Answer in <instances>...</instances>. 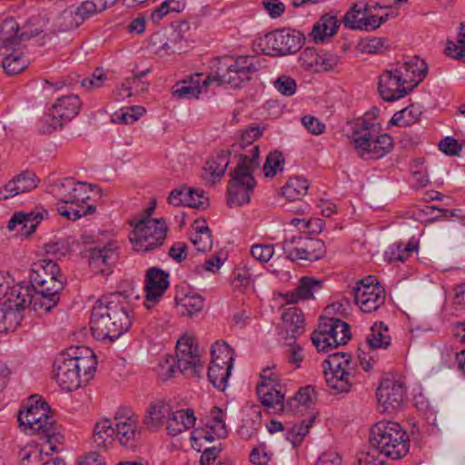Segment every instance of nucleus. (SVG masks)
I'll return each mask as SVG.
<instances>
[{"label": "nucleus", "mask_w": 465, "mask_h": 465, "mask_svg": "<svg viewBox=\"0 0 465 465\" xmlns=\"http://www.w3.org/2000/svg\"><path fill=\"white\" fill-rule=\"evenodd\" d=\"M169 274L163 270L152 267L147 271L145 279L144 306L150 310L163 296L169 286Z\"/></svg>", "instance_id": "412c9836"}, {"label": "nucleus", "mask_w": 465, "mask_h": 465, "mask_svg": "<svg viewBox=\"0 0 465 465\" xmlns=\"http://www.w3.org/2000/svg\"><path fill=\"white\" fill-rule=\"evenodd\" d=\"M339 27L338 19L330 15H324L314 25L312 35L315 42L322 41L326 36H332L336 34Z\"/></svg>", "instance_id": "c9c22d12"}, {"label": "nucleus", "mask_w": 465, "mask_h": 465, "mask_svg": "<svg viewBox=\"0 0 465 465\" xmlns=\"http://www.w3.org/2000/svg\"><path fill=\"white\" fill-rule=\"evenodd\" d=\"M229 163V153L223 152L208 160L205 163L204 170L209 173L213 182L214 183L224 175Z\"/></svg>", "instance_id": "58836bf2"}, {"label": "nucleus", "mask_w": 465, "mask_h": 465, "mask_svg": "<svg viewBox=\"0 0 465 465\" xmlns=\"http://www.w3.org/2000/svg\"><path fill=\"white\" fill-rule=\"evenodd\" d=\"M284 158L281 152H271L266 158L263 171L266 177H274L277 172L283 169Z\"/></svg>", "instance_id": "4d7b16f0"}, {"label": "nucleus", "mask_w": 465, "mask_h": 465, "mask_svg": "<svg viewBox=\"0 0 465 465\" xmlns=\"http://www.w3.org/2000/svg\"><path fill=\"white\" fill-rule=\"evenodd\" d=\"M37 273L41 278L61 276L60 267L50 259L39 260L34 262L31 269L30 279Z\"/></svg>", "instance_id": "de8ad7c7"}, {"label": "nucleus", "mask_w": 465, "mask_h": 465, "mask_svg": "<svg viewBox=\"0 0 465 465\" xmlns=\"http://www.w3.org/2000/svg\"><path fill=\"white\" fill-rule=\"evenodd\" d=\"M389 329L383 322L375 323L366 337V343L371 350L387 349L391 345V338Z\"/></svg>", "instance_id": "473e14b6"}, {"label": "nucleus", "mask_w": 465, "mask_h": 465, "mask_svg": "<svg viewBox=\"0 0 465 465\" xmlns=\"http://www.w3.org/2000/svg\"><path fill=\"white\" fill-rule=\"evenodd\" d=\"M81 105L82 103L76 94H69L58 98L53 104L50 115L46 120H50V126L46 131L52 132L70 122L79 114Z\"/></svg>", "instance_id": "f3484780"}, {"label": "nucleus", "mask_w": 465, "mask_h": 465, "mask_svg": "<svg viewBox=\"0 0 465 465\" xmlns=\"http://www.w3.org/2000/svg\"><path fill=\"white\" fill-rule=\"evenodd\" d=\"M370 444L379 453L392 460L403 458L410 449L407 432L399 423L386 420L371 427Z\"/></svg>", "instance_id": "39448f33"}, {"label": "nucleus", "mask_w": 465, "mask_h": 465, "mask_svg": "<svg viewBox=\"0 0 465 465\" xmlns=\"http://www.w3.org/2000/svg\"><path fill=\"white\" fill-rule=\"evenodd\" d=\"M302 33L291 29L270 32L261 40L263 52L268 55H286L298 52L304 45Z\"/></svg>", "instance_id": "9b49d317"}, {"label": "nucleus", "mask_w": 465, "mask_h": 465, "mask_svg": "<svg viewBox=\"0 0 465 465\" xmlns=\"http://www.w3.org/2000/svg\"><path fill=\"white\" fill-rule=\"evenodd\" d=\"M105 8V0H86L76 8L74 16L72 10L66 9L61 14V18L65 21L64 24H61V26L63 30L77 28L86 18Z\"/></svg>", "instance_id": "4be33fe9"}, {"label": "nucleus", "mask_w": 465, "mask_h": 465, "mask_svg": "<svg viewBox=\"0 0 465 465\" xmlns=\"http://www.w3.org/2000/svg\"><path fill=\"white\" fill-rule=\"evenodd\" d=\"M274 87L282 94L291 96L296 92V82L289 76L282 75L274 82Z\"/></svg>", "instance_id": "69168bd1"}, {"label": "nucleus", "mask_w": 465, "mask_h": 465, "mask_svg": "<svg viewBox=\"0 0 465 465\" xmlns=\"http://www.w3.org/2000/svg\"><path fill=\"white\" fill-rule=\"evenodd\" d=\"M306 252V261H318L325 256L326 247L322 240L314 238H302Z\"/></svg>", "instance_id": "3c124183"}, {"label": "nucleus", "mask_w": 465, "mask_h": 465, "mask_svg": "<svg viewBox=\"0 0 465 465\" xmlns=\"http://www.w3.org/2000/svg\"><path fill=\"white\" fill-rule=\"evenodd\" d=\"M274 253V246L272 244H253L251 248L252 256L262 262H267Z\"/></svg>", "instance_id": "0e129e2a"}, {"label": "nucleus", "mask_w": 465, "mask_h": 465, "mask_svg": "<svg viewBox=\"0 0 465 465\" xmlns=\"http://www.w3.org/2000/svg\"><path fill=\"white\" fill-rule=\"evenodd\" d=\"M421 111L414 104L396 112L392 116L391 123L397 126H409L420 121Z\"/></svg>", "instance_id": "a18cd8bd"}, {"label": "nucleus", "mask_w": 465, "mask_h": 465, "mask_svg": "<svg viewBox=\"0 0 465 465\" xmlns=\"http://www.w3.org/2000/svg\"><path fill=\"white\" fill-rule=\"evenodd\" d=\"M38 182L39 180L34 173L25 171L0 189V200H6L19 193L29 192L37 186Z\"/></svg>", "instance_id": "393cba45"}, {"label": "nucleus", "mask_w": 465, "mask_h": 465, "mask_svg": "<svg viewBox=\"0 0 465 465\" xmlns=\"http://www.w3.org/2000/svg\"><path fill=\"white\" fill-rule=\"evenodd\" d=\"M250 419L244 420L242 426L239 430L242 438L248 440L254 436L262 425V411L259 406H252L249 414Z\"/></svg>", "instance_id": "ea45409f"}, {"label": "nucleus", "mask_w": 465, "mask_h": 465, "mask_svg": "<svg viewBox=\"0 0 465 465\" xmlns=\"http://www.w3.org/2000/svg\"><path fill=\"white\" fill-rule=\"evenodd\" d=\"M211 355L213 358L223 360L226 361H233L234 351L225 341H216L211 350Z\"/></svg>", "instance_id": "e2e57ef3"}, {"label": "nucleus", "mask_w": 465, "mask_h": 465, "mask_svg": "<svg viewBox=\"0 0 465 465\" xmlns=\"http://www.w3.org/2000/svg\"><path fill=\"white\" fill-rule=\"evenodd\" d=\"M89 185L86 183H76L71 178L54 182L50 186V193L60 202L74 203H84L89 199Z\"/></svg>", "instance_id": "a211bd4d"}, {"label": "nucleus", "mask_w": 465, "mask_h": 465, "mask_svg": "<svg viewBox=\"0 0 465 465\" xmlns=\"http://www.w3.org/2000/svg\"><path fill=\"white\" fill-rule=\"evenodd\" d=\"M313 422V419L309 421L302 420L300 424H294L287 431L286 438L293 446H299L303 438L308 434L309 429Z\"/></svg>", "instance_id": "bf43d9fd"}, {"label": "nucleus", "mask_w": 465, "mask_h": 465, "mask_svg": "<svg viewBox=\"0 0 465 465\" xmlns=\"http://www.w3.org/2000/svg\"><path fill=\"white\" fill-rule=\"evenodd\" d=\"M211 82V76L196 74L190 76L188 81H183L181 84H177L173 95L181 99L198 98L199 94L206 90Z\"/></svg>", "instance_id": "bb28decb"}, {"label": "nucleus", "mask_w": 465, "mask_h": 465, "mask_svg": "<svg viewBox=\"0 0 465 465\" xmlns=\"http://www.w3.org/2000/svg\"><path fill=\"white\" fill-rule=\"evenodd\" d=\"M186 195L183 200L184 206L194 209H205L209 205L208 197L204 194L203 190L188 188Z\"/></svg>", "instance_id": "6e6d98bb"}, {"label": "nucleus", "mask_w": 465, "mask_h": 465, "mask_svg": "<svg viewBox=\"0 0 465 465\" xmlns=\"http://www.w3.org/2000/svg\"><path fill=\"white\" fill-rule=\"evenodd\" d=\"M196 418L192 410H178L171 413L167 419L166 430L170 435L176 436L193 428Z\"/></svg>", "instance_id": "c756f323"}, {"label": "nucleus", "mask_w": 465, "mask_h": 465, "mask_svg": "<svg viewBox=\"0 0 465 465\" xmlns=\"http://www.w3.org/2000/svg\"><path fill=\"white\" fill-rule=\"evenodd\" d=\"M175 302L180 308V313L189 317L202 312L204 305L203 298L195 292H189L183 297H175Z\"/></svg>", "instance_id": "f704fd0d"}, {"label": "nucleus", "mask_w": 465, "mask_h": 465, "mask_svg": "<svg viewBox=\"0 0 465 465\" xmlns=\"http://www.w3.org/2000/svg\"><path fill=\"white\" fill-rule=\"evenodd\" d=\"M309 183L302 177L291 178L282 187V195L289 201L299 200L307 193Z\"/></svg>", "instance_id": "79ce46f5"}, {"label": "nucleus", "mask_w": 465, "mask_h": 465, "mask_svg": "<svg viewBox=\"0 0 465 465\" xmlns=\"http://www.w3.org/2000/svg\"><path fill=\"white\" fill-rule=\"evenodd\" d=\"M30 304H33L34 309L36 310L38 298L34 297L27 287L15 284L11 286L6 298H5L3 303H1L2 306L7 309H17L21 312Z\"/></svg>", "instance_id": "a878e982"}, {"label": "nucleus", "mask_w": 465, "mask_h": 465, "mask_svg": "<svg viewBox=\"0 0 465 465\" xmlns=\"http://www.w3.org/2000/svg\"><path fill=\"white\" fill-rule=\"evenodd\" d=\"M23 313L17 309L0 308V332L14 331L21 323Z\"/></svg>", "instance_id": "c03bdc74"}, {"label": "nucleus", "mask_w": 465, "mask_h": 465, "mask_svg": "<svg viewBox=\"0 0 465 465\" xmlns=\"http://www.w3.org/2000/svg\"><path fill=\"white\" fill-rule=\"evenodd\" d=\"M417 251L418 243L413 241H410L406 244L402 242H395L390 247L389 251L386 252V256L390 262H404L412 252Z\"/></svg>", "instance_id": "37998d69"}, {"label": "nucleus", "mask_w": 465, "mask_h": 465, "mask_svg": "<svg viewBox=\"0 0 465 465\" xmlns=\"http://www.w3.org/2000/svg\"><path fill=\"white\" fill-rule=\"evenodd\" d=\"M114 430L115 439L126 448L134 449L141 440L139 418L131 410L122 408L114 416Z\"/></svg>", "instance_id": "ddd939ff"}, {"label": "nucleus", "mask_w": 465, "mask_h": 465, "mask_svg": "<svg viewBox=\"0 0 465 465\" xmlns=\"http://www.w3.org/2000/svg\"><path fill=\"white\" fill-rule=\"evenodd\" d=\"M353 292L355 302L363 312H375L385 302V290L373 275L358 281Z\"/></svg>", "instance_id": "f8f14e48"}, {"label": "nucleus", "mask_w": 465, "mask_h": 465, "mask_svg": "<svg viewBox=\"0 0 465 465\" xmlns=\"http://www.w3.org/2000/svg\"><path fill=\"white\" fill-rule=\"evenodd\" d=\"M259 67V60L254 56H223L217 58L211 79L220 85L239 88L252 79Z\"/></svg>", "instance_id": "423d86ee"}, {"label": "nucleus", "mask_w": 465, "mask_h": 465, "mask_svg": "<svg viewBox=\"0 0 465 465\" xmlns=\"http://www.w3.org/2000/svg\"><path fill=\"white\" fill-rule=\"evenodd\" d=\"M49 413V406L41 397L31 396L18 412L19 426L25 433H37L51 442L56 429L55 420Z\"/></svg>", "instance_id": "0eeeda50"}, {"label": "nucleus", "mask_w": 465, "mask_h": 465, "mask_svg": "<svg viewBox=\"0 0 465 465\" xmlns=\"http://www.w3.org/2000/svg\"><path fill=\"white\" fill-rule=\"evenodd\" d=\"M262 405L270 413H280L286 411L287 407L284 403V392L269 393V395L258 396Z\"/></svg>", "instance_id": "8fccbe9b"}, {"label": "nucleus", "mask_w": 465, "mask_h": 465, "mask_svg": "<svg viewBox=\"0 0 465 465\" xmlns=\"http://www.w3.org/2000/svg\"><path fill=\"white\" fill-rule=\"evenodd\" d=\"M95 206L88 205L85 207L84 203H74V205L67 203H60L57 205V211L60 215L71 221H76L82 216L93 213Z\"/></svg>", "instance_id": "a19ab883"}, {"label": "nucleus", "mask_w": 465, "mask_h": 465, "mask_svg": "<svg viewBox=\"0 0 465 465\" xmlns=\"http://www.w3.org/2000/svg\"><path fill=\"white\" fill-rule=\"evenodd\" d=\"M314 389L312 386H305L301 388L294 396L290 398L286 403V411H293L301 406H307L312 401Z\"/></svg>", "instance_id": "09e8293b"}, {"label": "nucleus", "mask_w": 465, "mask_h": 465, "mask_svg": "<svg viewBox=\"0 0 465 465\" xmlns=\"http://www.w3.org/2000/svg\"><path fill=\"white\" fill-rule=\"evenodd\" d=\"M287 259L292 262L299 260L306 261V252L302 243V237H292L278 243Z\"/></svg>", "instance_id": "4c0bfd02"}, {"label": "nucleus", "mask_w": 465, "mask_h": 465, "mask_svg": "<svg viewBox=\"0 0 465 465\" xmlns=\"http://www.w3.org/2000/svg\"><path fill=\"white\" fill-rule=\"evenodd\" d=\"M170 415V407L163 402L152 404L144 417V423L150 428H155L163 424Z\"/></svg>", "instance_id": "49530a36"}, {"label": "nucleus", "mask_w": 465, "mask_h": 465, "mask_svg": "<svg viewBox=\"0 0 465 465\" xmlns=\"http://www.w3.org/2000/svg\"><path fill=\"white\" fill-rule=\"evenodd\" d=\"M218 370L213 372V375L211 374V366L208 368V380L218 390L224 391L227 385L228 378L231 375V365H228V368H221L217 367Z\"/></svg>", "instance_id": "052dcab7"}, {"label": "nucleus", "mask_w": 465, "mask_h": 465, "mask_svg": "<svg viewBox=\"0 0 465 465\" xmlns=\"http://www.w3.org/2000/svg\"><path fill=\"white\" fill-rule=\"evenodd\" d=\"M194 232L191 235L190 240L198 252H205L211 250L213 246V239L210 228L205 224V221L202 223L198 220L193 223Z\"/></svg>", "instance_id": "72a5a7b5"}, {"label": "nucleus", "mask_w": 465, "mask_h": 465, "mask_svg": "<svg viewBox=\"0 0 465 465\" xmlns=\"http://www.w3.org/2000/svg\"><path fill=\"white\" fill-rule=\"evenodd\" d=\"M256 186V181L253 174L250 172H242L239 169L231 171V180L228 185V205L239 207L248 203L251 199V193Z\"/></svg>", "instance_id": "4468645a"}, {"label": "nucleus", "mask_w": 465, "mask_h": 465, "mask_svg": "<svg viewBox=\"0 0 465 465\" xmlns=\"http://www.w3.org/2000/svg\"><path fill=\"white\" fill-rule=\"evenodd\" d=\"M377 400L383 412H392L400 409L406 399L404 384L394 379H383L377 389Z\"/></svg>", "instance_id": "dca6fc26"}, {"label": "nucleus", "mask_w": 465, "mask_h": 465, "mask_svg": "<svg viewBox=\"0 0 465 465\" xmlns=\"http://www.w3.org/2000/svg\"><path fill=\"white\" fill-rule=\"evenodd\" d=\"M350 354L345 352L331 353L323 361V369L327 371L351 370Z\"/></svg>", "instance_id": "603ef678"}, {"label": "nucleus", "mask_w": 465, "mask_h": 465, "mask_svg": "<svg viewBox=\"0 0 465 465\" xmlns=\"http://www.w3.org/2000/svg\"><path fill=\"white\" fill-rule=\"evenodd\" d=\"M400 78H402L409 88H415L425 78L428 73V66L424 60L418 56L410 57L403 64H398L395 68Z\"/></svg>", "instance_id": "5701e85b"}, {"label": "nucleus", "mask_w": 465, "mask_h": 465, "mask_svg": "<svg viewBox=\"0 0 465 465\" xmlns=\"http://www.w3.org/2000/svg\"><path fill=\"white\" fill-rule=\"evenodd\" d=\"M366 12L367 5L360 8H358V5H354L343 17L344 25L352 30H359L358 25H361Z\"/></svg>", "instance_id": "13d9d810"}, {"label": "nucleus", "mask_w": 465, "mask_h": 465, "mask_svg": "<svg viewBox=\"0 0 465 465\" xmlns=\"http://www.w3.org/2000/svg\"><path fill=\"white\" fill-rule=\"evenodd\" d=\"M381 124L367 120L358 123L351 133V143L361 159H380L389 153L393 146V138L381 134Z\"/></svg>", "instance_id": "20e7f679"}, {"label": "nucleus", "mask_w": 465, "mask_h": 465, "mask_svg": "<svg viewBox=\"0 0 465 465\" xmlns=\"http://www.w3.org/2000/svg\"><path fill=\"white\" fill-rule=\"evenodd\" d=\"M238 162L233 169H239L242 172H250L253 174L255 169L260 165V149L258 145L242 146L232 149Z\"/></svg>", "instance_id": "c85d7f7f"}, {"label": "nucleus", "mask_w": 465, "mask_h": 465, "mask_svg": "<svg viewBox=\"0 0 465 465\" xmlns=\"http://www.w3.org/2000/svg\"><path fill=\"white\" fill-rule=\"evenodd\" d=\"M439 148L450 156L459 155L462 146L453 137H445L439 143Z\"/></svg>", "instance_id": "774afa93"}, {"label": "nucleus", "mask_w": 465, "mask_h": 465, "mask_svg": "<svg viewBox=\"0 0 465 465\" xmlns=\"http://www.w3.org/2000/svg\"><path fill=\"white\" fill-rule=\"evenodd\" d=\"M167 233L163 219L144 218L134 225L130 242L138 252H150L163 245Z\"/></svg>", "instance_id": "1a4fd4ad"}, {"label": "nucleus", "mask_w": 465, "mask_h": 465, "mask_svg": "<svg viewBox=\"0 0 465 465\" xmlns=\"http://www.w3.org/2000/svg\"><path fill=\"white\" fill-rule=\"evenodd\" d=\"M395 69L386 70L380 76L378 90L381 97L386 102H393L404 97L412 88L405 87L402 78L399 77Z\"/></svg>", "instance_id": "aec40b11"}, {"label": "nucleus", "mask_w": 465, "mask_h": 465, "mask_svg": "<svg viewBox=\"0 0 465 465\" xmlns=\"http://www.w3.org/2000/svg\"><path fill=\"white\" fill-rule=\"evenodd\" d=\"M322 285V281L315 280L311 277H302L300 280V284L297 287L295 292L291 294L290 302L295 303L299 299H312L313 297V292H318Z\"/></svg>", "instance_id": "e433bc0d"}, {"label": "nucleus", "mask_w": 465, "mask_h": 465, "mask_svg": "<svg viewBox=\"0 0 465 465\" xmlns=\"http://www.w3.org/2000/svg\"><path fill=\"white\" fill-rule=\"evenodd\" d=\"M282 329L287 337L293 341L304 331V317L302 312L297 307H290L282 314Z\"/></svg>", "instance_id": "cd10ccee"}, {"label": "nucleus", "mask_w": 465, "mask_h": 465, "mask_svg": "<svg viewBox=\"0 0 465 465\" xmlns=\"http://www.w3.org/2000/svg\"><path fill=\"white\" fill-rule=\"evenodd\" d=\"M325 381L330 390L334 394L348 392L352 385L351 378L353 374L351 370L327 371L324 370Z\"/></svg>", "instance_id": "7c9ffc66"}, {"label": "nucleus", "mask_w": 465, "mask_h": 465, "mask_svg": "<svg viewBox=\"0 0 465 465\" xmlns=\"http://www.w3.org/2000/svg\"><path fill=\"white\" fill-rule=\"evenodd\" d=\"M45 250L46 254L54 258L65 256L70 252L69 244L64 241L51 242L45 244Z\"/></svg>", "instance_id": "338daca9"}, {"label": "nucleus", "mask_w": 465, "mask_h": 465, "mask_svg": "<svg viewBox=\"0 0 465 465\" xmlns=\"http://www.w3.org/2000/svg\"><path fill=\"white\" fill-rule=\"evenodd\" d=\"M40 34L23 32L19 34V25L10 17L0 24V56L2 66L8 74H16L27 67V62L21 55L20 46L25 40L35 37Z\"/></svg>", "instance_id": "7ed1b4c3"}, {"label": "nucleus", "mask_w": 465, "mask_h": 465, "mask_svg": "<svg viewBox=\"0 0 465 465\" xmlns=\"http://www.w3.org/2000/svg\"><path fill=\"white\" fill-rule=\"evenodd\" d=\"M131 324L129 295L126 292H111L95 302L90 316V328L95 339L115 341Z\"/></svg>", "instance_id": "f257e3e1"}, {"label": "nucleus", "mask_w": 465, "mask_h": 465, "mask_svg": "<svg viewBox=\"0 0 465 465\" xmlns=\"http://www.w3.org/2000/svg\"><path fill=\"white\" fill-rule=\"evenodd\" d=\"M445 54L455 59L465 57V24H460V31L458 35L457 42L448 41Z\"/></svg>", "instance_id": "864d4df0"}, {"label": "nucleus", "mask_w": 465, "mask_h": 465, "mask_svg": "<svg viewBox=\"0 0 465 465\" xmlns=\"http://www.w3.org/2000/svg\"><path fill=\"white\" fill-rule=\"evenodd\" d=\"M79 348H71L55 359L54 378L64 391H72L80 388L94 377L97 365L94 353L87 356L77 355Z\"/></svg>", "instance_id": "f03ea898"}, {"label": "nucleus", "mask_w": 465, "mask_h": 465, "mask_svg": "<svg viewBox=\"0 0 465 465\" xmlns=\"http://www.w3.org/2000/svg\"><path fill=\"white\" fill-rule=\"evenodd\" d=\"M118 259L117 249L113 243L96 247L90 251L89 265L96 273H110Z\"/></svg>", "instance_id": "b1692460"}, {"label": "nucleus", "mask_w": 465, "mask_h": 465, "mask_svg": "<svg viewBox=\"0 0 465 465\" xmlns=\"http://www.w3.org/2000/svg\"><path fill=\"white\" fill-rule=\"evenodd\" d=\"M350 326L337 318H324L317 331L312 334V341L319 351L329 352L351 339Z\"/></svg>", "instance_id": "9d476101"}, {"label": "nucleus", "mask_w": 465, "mask_h": 465, "mask_svg": "<svg viewBox=\"0 0 465 465\" xmlns=\"http://www.w3.org/2000/svg\"><path fill=\"white\" fill-rule=\"evenodd\" d=\"M114 423L109 420L96 422L94 428L93 440L97 448H108L115 439Z\"/></svg>", "instance_id": "2f4dec72"}, {"label": "nucleus", "mask_w": 465, "mask_h": 465, "mask_svg": "<svg viewBox=\"0 0 465 465\" xmlns=\"http://www.w3.org/2000/svg\"><path fill=\"white\" fill-rule=\"evenodd\" d=\"M262 134V131L257 126H252L244 131H242L240 139L237 143L232 144V149L242 146L255 145L254 142L259 139Z\"/></svg>", "instance_id": "680f3d73"}, {"label": "nucleus", "mask_w": 465, "mask_h": 465, "mask_svg": "<svg viewBox=\"0 0 465 465\" xmlns=\"http://www.w3.org/2000/svg\"><path fill=\"white\" fill-rule=\"evenodd\" d=\"M44 214H47L45 211L43 213H24V218H21L18 232L25 236L31 235L36 229L39 223L44 219Z\"/></svg>", "instance_id": "5fc2aeb1"}, {"label": "nucleus", "mask_w": 465, "mask_h": 465, "mask_svg": "<svg viewBox=\"0 0 465 465\" xmlns=\"http://www.w3.org/2000/svg\"><path fill=\"white\" fill-rule=\"evenodd\" d=\"M31 286L35 292L34 297L38 298V305L49 311L59 301V292L64 288L61 276L41 278L37 273L31 278Z\"/></svg>", "instance_id": "2eb2a0df"}, {"label": "nucleus", "mask_w": 465, "mask_h": 465, "mask_svg": "<svg viewBox=\"0 0 465 465\" xmlns=\"http://www.w3.org/2000/svg\"><path fill=\"white\" fill-rule=\"evenodd\" d=\"M175 367L187 378H201L204 371V365L199 355L198 346L194 339L189 336H183L176 344V355L166 357L161 364L162 375L171 377Z\"/></svg>", "instance_id": "6e6552de"}, {"label": "nucleus", "mask_w": 465, "mask_h": 465, "mask_svg": "<svg viewBox=\"0 0 465 465\" xmlns=\"http://www.w3.org/2000/svg\"><path fill=\"white\" fill-rule=\"evenodd\" d=\"M299 62L305 70L327 72L335 68L339 62V56L331 52H317L312 47H307L302 52Z\"/></svg>", "instance_id": "6ab92c4d"}]
</instances>
